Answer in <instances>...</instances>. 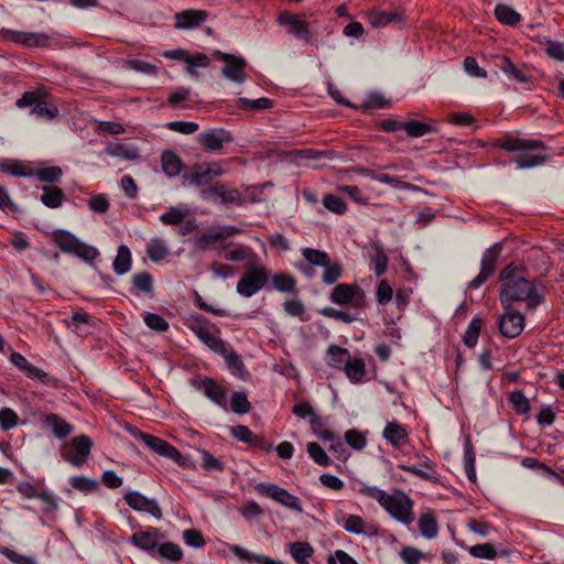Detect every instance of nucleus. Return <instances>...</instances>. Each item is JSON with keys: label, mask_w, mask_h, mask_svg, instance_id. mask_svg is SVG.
<instances>
[{"label": "nucleus", "mask_w": 564, "mask_h": 564, "mask_svg": "<svg viewBox=\"0 0 564 564\" xmlns=\"http://www.w3.org/2000/svg\"><path fill=\"white\" fill-rule=\"evenodd\" d=\"M494 145L509 153H514L512 161L520 170L541 166L550 158L549 154L540 152V150L546 149L545 143L541 140L505 135L496 139Z\"/></svg>", "instance_id": "nucleus-1"}, {"label": "nucleus", "mask_w": 564, "mask_h": 564, "mask_svg": "<svg viewBox=\"0 0 564 564\" xmlns=\"http://www.w3.org/2000/svg\"><path fill=\"white\" fill-rule=\"evenodd\" d=\"M499 299L505 308L514 302H523L527 311H533L544 302V294L532 280L520 278L503 283Z\"/></svg>", "instance_id": "nucleus-2"}, {"label": "nucleus", "mask_w": 564, "mask_h": 564, "mask_svg": "<svg viewBox=\"0 0 564 564\" xmlns=\"http://www.w3.org/2000/svg\"><path fill=\"white\" fill-rule=\"evenodd\" d=\"M269 270L264 265L249 261L246 271L237 283V293L243 297H251L261 289L268 288Z\"/></svg>", "instance_id": "nucleus-3"}, {"label": "nucleus", "mask_w": 564, "mask_h": 564, "mask_svg": "<svg viewBox=\"0 0 564 564\" xmlns=\"http://www.w3.org/2000/svg\"><path fill=\"white\" fill-rule=\"evenodd\" d=\"M53 241L63 252L74 253L86 262H91L99 256L95 247L86 245L67 230H56Z\"/></svg>", "instance_id": "nucleus-4"}, {"label": "nucleus", "mask_w": 564, "mask_h": 564, "mask_svg": "<svg viewBox=\"0 0 564 564\" xmlns=\"http://www.w3.org/2000/svg\"><path fill=\"white\" fill-rule=\"evenodd\" d=\"M45 91L44 88H37L33 91H25L17 101L18 108L31 107V113L39 118H45L51 120L58 113V109L55 106H48L44 100Z\"/></svg>", "instance_id": "nucleus-5"}, {"label": "nucleus", "mask_w": 564, "mask_h": 564, "mask_svg": "<svg viewBox=\"0 0 564 564\" xmlns=\"http://www.w3.org/2000/svg\"><path fill=\"white\" fill-rule=\"evenodd\" d=\"M381 507L390 516L404 524H410L414 520L412 512L413 501L402 491H397L393 495L388 494Z\"/></svg>", "instance_id": "nucleus-6"}, {"label": "nucleus", "mask_w": 564, "mask_h": 564, "mask_svg": "<svg viewBox=\"0 0 564 564\" xmlns=\"http://www.w3.org/2000/svg\"><path fill=\"white\" fill-rule=\"evenodd\" d=\"M329 300L334 304L351 305L359 310L365 305L366 294L358 284L339 283L332 290Z\"/></svg>", "instance_id": "nucleus-7"}, {"label": "nucleus", "mask_w": 564, "mask_h": 564, "mask_svg": "<svg viewBox=\"0 0 564 564\" xmlns=\"http://www.w3.org/2000/svg\"><path fill=\"white\" fill-rule=\"evenodd\" d=\"M213 56L225 62L221 74L229 80L242 84L246 82L247 61L242 56L214 51Z\"/></svg>", "instance_id": "nucleus-8"}, {"label": "nucleus", "mask_w": 564, "mask_h": 564, "mask_svg": "<svg viewBox=\"0 0 564 564\" xmlns=\"http://www.w3.org/2000/svg\"><path fill=\"white\" fill-rule=\"evenodd\" d=\"M132 435L135 438L141 440L151 451L158 455L171 458L178 465H184V457L180 451L166 441L139 430L133 431Z\"/></svg>", "instance_id": "nucleus-9"}, {"label": "nucleus", "mask_w": 564, "mask_h": 564, "mask_svg": "<svg viewBox=\"0 0 564 564\" xmlns=\"http://www.w3.org/2000/svg\"><path fill=\"white\" fill-rule=\"evenodd\" d=\"M256 490L259 495L269 497L291 510L302 512L300 499L275 484L260 482Z\"/></svg>", "instance_id": "nucleus-10"}, {"label": "nucleus", "mask_w": 564, "mask_h": 564, "mask_svg": "<svg viewBox=\"0 0 564 564\" xmlns=\"http://www.w3.org/2000/svg\"><path fill=\"white\" fill-rule=\"evenodd\" d=\"M500 252V243H495L484 252L481 258L480 272L469 282L468 286L470 289L480 288L495 273Z\"/></svg>", "instance_id": "nucleus-11"}, {"label": "nucleus", "mask_w": 564, "mask_h": 564, "mask_svg": "<svg viewBox=\"0 0 564 564\" xmlns=\"http://www.w3.org/2000/svg\"><path fill=\"white\" fill-rule=\"evenodd\" d=\"M196 141L205 151L220 153L224 145L232 142L234 138L225 129H209L198 133Z\"/></svg>", "instance_id": "nucleus-12"}, {"label": "nucleus", "mask_w": 564, "mask_h": 564, "mask_svg": "<svg viewBox=\"0 0 564 564\" xmlns=\"http://www.w3.org/2000/svg\"><path fill=\"white\" fill-rule=\"evenodd\" d=\"M498 321L499 332L507 338L518 337L524 328V315L509 306Z\"/></svg>", "instance_id": "nucleus-13"}, {"label": "nucleus", "mask_w": 564, "mask_h": 564, "mask_svg": "<svg viewBox=\"0 0 564 564\" xmlns=\"http://www.w3.org/2000/svg\"><path fill=\"white\" fill-rule=\"evenodd\" d=\"M202 197L205 200L219 202L221 204H237L241 205L243 199L241 193L237 188L228 189L223 183H217L214 186L202 191Z\"/></svg>", "instance_id": "nucleus-14"}, {"label": "nucleus", "mask_w": 564, "mask_h": 564, "mask_svg": "<svg viewBox=\"0 0 564 564\" xmlns=\"http://www.w3.org/2000/svg\"><path fill=\"white\" fill-rule=\"evenodd\" d=\"M126 503L133 510L147 512L155 519L162 518V510L154 499H149L139 491L129 490L123 497Z\"/></svg>", "instance_id": "nucleus-15"}, {"label": "nucleus", "mask_w": 564, "mask_h": 564, "mask_svg": "<svg viewBox=\"0 0 564 564\" xmlns=\"http://www.w3.org/2000/svg\"><path fill=\"white\" fill-rule=\"evenodd\" d=\"M0 33L6 40L26 47H46L50 44V37L45 33L18 32L6 29H2Z\"/></svg>", "instance_id": "nucleus-16"}, {"label": "nucleus", "mask_w": 564, "mask_h": 564, "mask_svg": "<svg viewBox=\"0 0 564 564\" xmlns=\"http://www.w3.org/2000/svg\"><path fill=\"white\" fill-rule=\"evenodd\" d=\"M231 434L238 441L249 446L269 453L272 451V443L268 442L264 436L253 433L245 425H236L231 427Z\"/></svg>", "instance_id": "nucleus-17"}, {"label": "nucleus", "mask_w": 564, "mask_h": 564, "mask_svg": "<svg viewBox=\"0 0 564 564\" xmlns=\"http://www.w3.org/2000/svg\"><path fill=\"white\" fill-rule=\"evenodd\" d=\"M10 360L15 367H18L22 372H24L26 377L36 378L44 384H55V379L51 378L42 369L29 362L23 355L19 352H12L10 356Z\"/></svg>", "instance_id": "nucleus-18"}, {"label": "nucleus", "mask_w": 564, "mask_h": 564, "mask_svg": "<svg viewBox=\"0 0 564 564\" xmlns=\"http://www.w3.org/2000/svg\"><path fill=\"white\" fill-rule=\"evenodd\" d=\"M72 446L75 454H68L65 459L74 466H82L89 456L93 447V441L87 435H78L72 440Z\"/></svg>", "instance_id": "nucleus-19"}, {"label": "nucleus", "mask_w": 564, "mask_h": 564, "mask_svg": "<svg viewBox=\"0 0 564 564\" xmlns=\"http://www.w3.org/2000/svg\"><path fill=\"white\" fill-rule=\"evenodd\" d=\"M278 21L281 25L289 26V33L295 37L302 39L306 42L310 41L311 32L305 21L300 20L296 15L291 14L288 11H283L279 14Z\"/></svg>", "instance_id": "nucleus-20"}, {"label": "nucleus", "mask_w": 564, "mask_h": 564, "mask_svg": "<svg viewBox=\"0 0 564 564\" xmlns=\"http://www.w3.org/2000/svg\"><path fill=\"white\" fill-rule=\"evenodd\" d=\"M159 538V530L155 528H150L147 531H138L133 533L131 536V542L139 549L147 551L152 556H154L160 545Z\"/></svg>", "instance_id": "nucleus-21"}, {"label": "nucleus", "mask_w": 564, "mask_h": 564, "mask_svg": "<svg viewBox=\"0 0 564 564\" xmlns=\"http://www.w3.org/2000/svg\"><path fill=\"white\" fill-rule=\"evenodd\" d=\"M207 12L204 10L188 9L175 13V28L189 30L199 26L207 19Z\"/></svg>", "instance_id": "nucleus-22"}, {"label": "nucleus", "mask_w": 564, "mask_h": 564, "mask_svg": "<svg viewBox=\"0 0 564 564\" xmlns=\"http://www.w3.org/2000/svg\"><path fill=\"white\" fill-rule=\"evenodd\" d=\"M221 174L223 171L220 169L198 165L195 166L189 174L184 175V182L196 187H202L209 184L213 177L220 176Z\"/></svg>", "instance_id": "nucleus-23"}, {"label": "nucleus", "mask_w": 564, "mask_h": 564, "mask_svg": "<svg viewBox=\"0 0 564 564\" xmlns=\"http://www.w3.org/2000/svg\"><path fill=\"white\" fill-rule=\"evenodd\" d=\"M382 437L394 448H400L408 443L409 433L405 426L397 421H392L386 424Z\"/></svg>", "instance_id": "nucleus-24"}, {"label": "nucleus", "mask_w": 564, "mask_h": 564, "mask_svg": "<svg viewBox=\"0 0 564 564\" xmlns=\"http://www.w3.org/2000/svg\"><path fill=\"white\" fill-rule=\"evenodd\" d=\"M193 330L196 334V336L199 338V340H202L215 354L226 352V346L228 344L225 340H223L220 337L214 335L209 330L208 326L197 325L196 327H193Z\"/></svg>", "instance_id": "nucleus-25"}, {"label": "nucleus", "mask_w": 564, "mask_h": 564, "mask_svg": "<svg viewBox=\"0 0 564 564\" xmlns=\"http://www.w3.org/2000/svg\"><path fill=\"white\" fill-rule=\"evenodd\" d=\"M344 529L352 534H365L373 536L378 534V529L375 524L367 523L360 516L350 514L344 522Z\"/></svg>", "instance_id": "nucleus-26"}, {"label": "nucleus", "mask_w": 564, "mask_h": 564, "mask_svg": "<svg viewBox=\"0 0 564 564\" xmlns=\"http://www.w3.org/2000/svg\"><path fill=\"white\" fill-rule=\"evenodd\" d=\"M368 21L373 28H383L390 23H402L404 15L399 11L384 12L371 10L368 12Z\"/></svg>", "instance_id": "nucleus-27"}, {"label": "nucleus", "mask_w": 564, "mask_h": 564, "mask_svg": "<svg viewBox=\"0 0 564 564\" xmlns=\"http://www.w3.org/2000/svg\"><path fill=\"white\" fill-rule=\"evenodd\" d=\"M44 424L57 438L67 437L74 430V426L66 422L62 416L50 413L44 417Z\"/></svg>", "instance_id": "nucleus-28"}, {"label": "nucleus", "mask_w": 564, "mask_h": 564, "mask_svg": "<svg viewBox=\"0 0 564 564\" xmlns=\"http://www.w3.org/2000/svg\"><path fill=\"white\" fill-rule=\"evenodd\" d=\"M200 387L203 389L204 394L210 399L213 402L218 404L221 408L226 405V390L218 386L215 380L209 377H206L202 380Z\"/></svg>", "instance_id": "nucleus-29"}, {"label": "nucleus", "mask_w": 564, "mask_h": 564, "mask_svg": "<svg viewBox=\"0 0 564 564\" xmlns=\"http://www.w3.org/2000/svg\"><path fill=\"white\" fill-rule=\"evenodd\" d=\"M132 282V289L131 293L134 295H139L140 293H143L145 295L152 296L154 292L153 286V278L152 275L147 272H139L132 275L131 278Z\"/></svg>", "instance_id": "nucleus-30"}, {"label": "nucleus", "mask_w": 564, "mask_h": 564, "mask_svg": "<svg viewBox=\"0 0 564 564\" xmlns=\"http://www.w3.org/2000/svg\"><path fill=\"white\" fill-rule=\"evenodd\" d=\"M226 361L227 367L231 370L232 375L238 377L239 379H245L248 375L246 370L245 364L240 359V356L229 347L226 346V352L219 354Z\"/></svg>", "instance_id": "nucleus-31"}, {"label": "nucleus", "mask_w": 564, "mask_h": 564, "mask_svg": "<svg viewBox=\"0 0 564 564\" xmlns=\"http://www.w3.org/2000/svg\"><path fill=\"white\" fill-rule=\"evenodd\" d=\"M43 193L41 195L40 200L43 205L48 208H58L63 205L65 200L64 192L54 185H45L42 188Z\"/></svg>", "instance_id": "nucleus-32"}, {"label": "nucleus", "mask_w": 564, "mask_h": 564, "mask_svg": "<svg viewBox=\"0 0 564 564\" xmlns=\"http://www.w3.org/2000/svg\"><path fill=\"white\" fill-rule=\"evenodd\" d=\"M231 552L238 556L241 561H246L248 563H256V564H284L281 561L271 558L263 554L252 553L247 551L246 549L234 545L231 546Z\"/></svg>", "instance_id": "nucleus-33"}, {"label": "nucleus", "mask_w": 564, "mask_h": 564, "mask_svg": "<svg viewBox=\"0 0 564 564\" xmlns=\"http://www.w3.org/2000/svg\"><path fill=\"white\" fill-rule=\"evenodd\" d=\"M159 561L181 562L183 558L182 549L173 542H164L159 545L154 556Z\"/></svg>", "instance_id": "nucleus-34"}, {"label": "nucleus", "mask_w": 564, "mask_h": 564, "mask_svg": "<svg viewBox=\"0 0 564 564\" xmlns=\"http://www.w3.org/2000/svg\"><path fill=\"white\" fill-rule=\"evenodd\" d=\"M105 152L110 156L127 161H134L139 158L138 149L124 143H110L106 147Z\"/></svg>", "instance_id": "nucleus-35"}, {"label": "nucleus", "mask_w": 564, "mask_h": 564, "mask_svg": "<svg viewBox=\"0 0 564 564\" xmlns=\"http://www.w3.org/2000/svg\"><path fill=\"white\" fill-rule=\"evenodd\" d=\"M162 170L169 177H175L181 173L182 160L173 151H164L161 155Z\"/></svg>", "instance_id": "nucleus-36"}, {"label": "nucleus", "mask_w": 564, "mask_h": 564, "mask_svg": "<svg viewBox=\"0 0 564 564\" xmlns=\"http://www.w3.org/2000/svg\"><path fill=\"white\" fill-rule=\"evenodd\" d=\"M347 378L354 382H360L366 376V364L362 358H350L344 367Z\"/></svg>", "instance_id": "nucleus-37"}, {"label": "nucleus", "mask_w": 564, "mask_h": 564, "mask_svg": "<svg viewBox=\"0 0 564 564\" xmlns=\"http://www.w3.org/2000/svg\"><path fill=\"white\" fill-rule=\"evenodd\" d=\"M131 262L130 249L124 245L119 246L117 256L112 263L113 271L118 275L126 274L131 269Z\"/></svg>", "instance_id": "nucleus-38"}, {"label": "nucleus", "mask_w": 564, "mask_h": 564, "mask_svg": "<svg viewBox=\"0 0 564 564\" xmlns=\"http://www.w3.org/2000/svg\"><path fill=\"white\" fill-rule=\"evenodd\" d=\"M327 365L337 369H344L350 357L349 351L346 348L339 347L337 345H330L327 348Z\"/></svg>", "instance_id": "nucleus-39"}, {"label": "nucleus", "mask_w": 564, "mask_h": 564, "mask_svg": "<svg viewBox=\"0 0 564 564\" xmlns=\"http://www.w3.org/2000/svg\"><path fill=\"white\" fill-rule=\"evenodd\" d=\"M313 553V546L308 542L296 541L290 544V554L297 564H308L307 560Z\"/></svg>", "instance_id": "nucleus-40"}, {"label": "nucleus", "mask_w": 564, "mask_h": 564, "mask_svg": "<svg viewBox=\"0 0 564 564\" xmlns=\"http://www.w3.org/2000/svg\"><path fill=\"white\" fill-rule=\"evenodd\" d=\"M420 533L426 539H433L437 535L438 525L433 512L422 513L419 519Z\"/></svg>", "instance_id": "nucleus-41"}, {"label": "nucleus", "mask_w": 564, "mask_h": 564, "mask_svg": "<svg viewBox=\"0 0 564 564\" xmlns=\"http://www.w3.org/2000/svg\"><path fill=\"white\" fill-rule=\"evenodd\" d=\"M495 17L500 23L510 26L516 25L521 20V15L518 12H516L511 7L503 3H499L496 6Z\"/></svg>", "instance_id": "nucleus-42"}, {"label": "nucleus", "mask_w": 564, "mask_h": 564, "mask_svg": "<svg viewBox=\"0 0 564 564\" xmlns=\"http://www.w3.org/2000/svg\"><path fill=\"white\" fill-rule=\"evenodd\" d=\"M372 248L375 252L370 256V261L376 276L379 278L387 271L389 260L387 253L380 245L375 243Z\"/></svg>", "instance_id": "nucleus-43"}, {"label": "nucleus", "mask_w": 564, "mask_h": 564, "mask_svg": "<svg viewBox=\"0 0 564 564\" xmlns=\"http://www.w3.org/2000/svg\"><path fill=\"white\" fill-rule=\"evenodd\" d=\"M0 171L13 176L31 177L33 170L20 161L7 160L0 164Z\"/></svg>", "instance_id": "nucleus-44"}, {"label": "nucleus", "mask_w": 564, "mask_h": 564, "mask_svg": "<svg viewBox=\"0 0 564 564\" xmlns=\"http://www.w3.org/2000/svg\"><path fill=\"white\" fill-rule=\"evenodd\" d=\"M508 401L511 404L512 410L519 415H525L531 410L529 399L521 390L510 392L508 394Z\"/></svg>", "instance_id": "nucleus-45"}, {"label": "nucleus", "mask_w": 564, "mask_h": 564, "mask_svg": "<svg viewBox=\"0 0 564 564\" xmlns=\"http://www.w3.org/2000/svg\"><path fill=\"white\" fill-rule=\"evenodd\" d=\"M272 286L281 293H290L295 290L296 280L291 274L280 272L271 278Z\"/></svg>", "instance_id": "nucleus-46"}, {"label": "nucleus", "mask_w": 564, "mask_h": 564, "mask_svg": "<svg viewBox=\"0 0 564 564\" xmlns=\"http://www.w3.org/2000/svg\"><path fill=\"white\" fill-rule=\"evenodd\" d=\"M367 175L376 182L391 185L394 188H401V189H414L415 188L414 185H412L408 182L400 181L399 178L390 176L386 173H379L377 171H369L367 173Z\"/></svg>", "instance_id": "nucleus-47"}, {"label": "nucleus", "mask_w": 564, "mask_h": 564, "mask_svg": "<svg viewBox=\"0 0 564 564\" xmlns=\"http://www.w3.org/2000/svg\"><path fill=\"white\" fill-rule=\"evenodd\" d=\"M147 253L151 261L159 262L169 254V248L163 239H152L147 246Z\"/></svg>", "instance_id": "nucleus-48"}, {"label": "nucleus", "mask_w": 564, "mask_h": 564, "mask_svg": "<svg viewBox=\"0 0 564 564\" xmlns=\"http://www.w3.org/2000/svg\"><path fill=\"white\" fill-rule=\"evenodd\" d=\"M220 241V236L218 235L217 229L209 228L202 235L195 237L194 246L197 251H206L212 245Z\"/></svg>", "instance_id": "nucleus-49"}, {"label": "nucleus", "mask_w": 564, "mask_h": 564, "mask_svg": "<svg viewBox=\"0 0 564 564\" xmlns=\"http://www.w3.org/2000/svg\"><path fill=\"white\" fill-rule=\"evenodd\" d=\"M403 130L410 138H420L427 133L435 131V128L429 123L417 121V120H408L404 121Z\"/></svg>", "instance_id": "nucleus-50"}, {"label": "nucleus", "mask_w": 564, "mask_h": 564, "mask_svg": "<svg viewBox=\"0 0 564 564\" xmlns=\"http://www.w3.org/2000/svg\"><path fill=\"white\" fill-rule=\"evenodd\" d=\"M482 319L474 317L469 323L465 334L463 335V341L468 348H474L478 341V337L481 330Z\"/></svg>", "instance_id": "nucleus-51"}, {"label": "nucleus", "mask_w": 564, "mask_h": 564, "mask_svg": "<svg viewBox=\"0 0 564 564\" xmlns=\"http://www.w3.org/2000/svg\"><path fill=\"white\" fill-rule=\"evenodd\" d=\"M237 106L243 110H263L272 108L273 101L265 97H261L258 99H249L241 97L237 100Z\"/></svg>", "instance_id": "nucleus-52"}, {"label": "nucleus", "mask_w": 564, "mask_h": 564, "mask_svg": "<svg viewBox=\"0 0 564 564\" xmlns=\"http://www.w3.org/2000/svg\"><path fill=\"white\" fill-rule=\"evenodd\" d=\"M302 256L310 264L322 268L327 265L330 260L329 256L325 251L308 247L302 249Z\"/></svg>", "instance_id": "nucleus-53"}, {"label": "nucleus", "mask_w": 564, "mask_h": 564, "mask_svg": "<svg viewBox=\"0 0 564 564\" xmlns=\"http://www.w3.org/2000/svg\"><path fill=\"white\" fill-rule=\"evenodd\" d=\"M323 268L322 281L327 285L336 283L343 274V265L337 261H332V259Z\"/></svg>", "instance_id": "nucleus-54"}, {"label": "nucleus", "mask_w": 564, "mask_h": 564, "mask_svg": "<svg viewBox=\"0 0 564 564\" xmlns=\"http://www.w3.org/2000/svg\"><path fill=\"white\" fill-rule=\"evenodd\" d=\"M230 408L237 414H246L250 411L251 403L248 401L245 392L235 391L230 398Z\"/></svg>", "instance_id": "nucleus-55"}, {"label": "nucleus", "mask_w": 564, "mask_h": 564, "mask_svg": "<svg viewBox=\"0 0 564 564\" xmlns=\"http://www.w3.org/2000/svg\"><path fill=\"white\" fill-rule=\"evenodd\" d=\"M63 171L59 166H50L44 169L33 170V176H36L43 183H55L61 180Z\"/></svg>", "instance_id": "nucleus-56"}, {"label": "nucleus", "mask_w": 564, "mask_h": 564, "mask_svg": "<svg viewBox=\"0 0 564 564\" xmlns=\"http://www.w3.org/2000/svg\"><path fill=\"white\" fill-rule=\"evenodd\" d=\"M469 554L476 558L494 560L498 551L491 543L475 544L468 549Z\"/></svg>", "instance_id": "nucleus-57"}, {"label": "nucleus", "mask_w": 564, "mask_h": 564, "mask_svg": "<svg viewBox=\"0 0 564 564\" xmlns=\"http://www.w3.org/2000/svg\"><path fill=\"white\" fill-rule=\"evenodd\" d=\"M124 65L130 69L149 76H155L158 74V67L154 64L142 59H127L124 61Z\"/></svg>", "instance_id": "nucleus-58"}, {"label": "nucleus", "mask_w": 564, "mask_h": 564, "mask_svg": "<svg viewBox=\"0 0 564 564\" xmlns=\"http://www.w3.org/2000/svg\"><path fill=\"white\" fill-rule=\"evenodd\" d=\"M307 453L310 457L319 466H328L330 464V458L322 448V446L316 442H311L307 444Z\"/></svg>", "instance_id": "nucleus-59"}, {"label": "nucleus", "mask_w": 564, "mask_h": 564, "mask_svg": "<svg viewBox=\"0 0 564 564\" xmlns=\"http://www.w3.org/2000/svg\"><path fill=\"white\" fill-rule=\"evenodd\" d=\"M310 425L313 433L316 434L321 440L329 442H334L336 440L335 434L332 431L324 429V423L319 415L315 414L310 420Z\"/></svg>", "instance_id": "nucleus-60"}, {"label": "nucleus", "mask_w": 564, "mask_h": 564, "mask_svg": "<svg viewBox=\"0 0 564 564\" xmlns=\"http://www.w3.org/2000/svg\"><path fill=\"white\" fill-rule=\"evenodd\" d=\"M188 215L187 209H180L177 207H171L166 213L160 216V220L164 225H180L183 219Z\"/></svg>", "instance_id": "nucleus-61"}, {"label": "nucleus", "mask_w": 564, "mask_h": 564, "mask_svg": "<svg viewBox=\"0 0 564 564\" xmlns=\"http://www.w3.org/2000/svg\"><path fill=\"white\" fill-rule=\"evenodd\" d=\"M318 313L325 317L341 321L346 324H351L352 322L356 321V316H354L343 310H337L332 306L323 307V308L318 310Z\"/></svg>", "instance_id": "nucleus-62"}, {"label": "nucleus", "mask_w": 564, "mask_h": 564, "mask_svg": "<svg viewBox=\"0 0 564 564\" xmlns=\"http://www.w3.org/2000/svg\"><path fill=\"white\" fill-rule=\"evenodd\" d=\"M323 205L325 208H327L328 210H330L337 215L344 214L347 209V206H346L345 202L343 200V198H340L339 196L334 195V194H327L323 198Z\"/></svg>", "instance_id": "nucleus-63"}, {"label": "nucleus", "mask_w": 564, "mask_h": 564, "mask_svg": "<svg viewBox=\"0 0 564 564\" xmlns=\"http://www.w3.org/2000/svg\"><path fill=\"white\" fill-rule=\"evenodd\" d=\"M143 321L149 328L155 332L163 333L169 329V323L159 314L147 313Z\"/></svg>", "instance_id": "nucleus-64"}]
</instances>
